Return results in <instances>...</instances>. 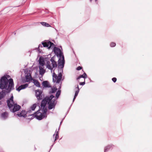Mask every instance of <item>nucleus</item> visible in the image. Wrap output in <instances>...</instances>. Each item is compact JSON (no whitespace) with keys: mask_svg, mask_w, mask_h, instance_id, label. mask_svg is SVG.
Returning a JSON list of instances; mask_svg holds the SVG:
<instances>
[{"mask_svg":"<svg viewBox=\"0 0 152 152\" xmlns=\"http://www.w3.org/2000/svg\"><path fill=\"white\" fill-rule=\"evenodd\" d=\"M35 95L38 100H41L43 98L42 91L39 89L36 90Z\"/></svg>","mask_w":152,"mask_h":152,"instance_id":"nucleus-9","label":"nucleus"},{"mask_svg":"<svg viewBox=\"0 0 152 152\" xmlns=\"http://www.w3.org/2000/svg\"><path fill=\"white\" fill-rule=\"evenodd\" d=\"M14 104L13 106H12L11 108H9L10 111L13 113L19 111L21 107L20 106L16 103Z\"/></svg>","mask_w":152,"mask_h":152,"instance_id":"nucleus-7","label":"nucleus"},{"mask_svg":"<svg viewBox=\"0 0 152 152\" xmlns=\"http://www.w3.org/2000/svg\"><path fill=\"white\" fill-rule=\"evenodd\" d=\"M39 69L40 74L41 75H43L45 72V70L43 69V68L42 66V67L39 66Z\"/></svg>","mask_w":152,"mask_h":152,"instance_id":"nucleus-23","label":"nucleus"},{"mask_svg":"<svg viewBox=\"0 0 152 152\" xmlns=\"http://www.w3.org/2000/svg\"><path fill=\"white\" fill-rule=\"evenodd\" d=\"M1 117L3 119L5 120L8 117V113L7 112L2 113L1 114Z\"/></svg>","mask_w":152,"mask_h":152,"instance_id":"nucleus-18","label":"nucleus"},{"mask_svg":"<svg viewBox=\"0 0 152 152\" xmlns=\"http://www.w3.org/2000/svg\"><path fill=\"white\" fill-rule=\"evenodd\" d=\"M61 93V91L60 90H58L56 94V97L57 98H58L59 97Z\"/></svg>","mask_w":152,"mask_h":152,"instance_id":"nucleus-28","label":"nucleus"},{"mask_svg":"<svg viewBox=\"0 0 152 152\" xmlns=\"http://www.w3.org/2000/svg\"><path fill=\"white\" fill-rule=\"evenodd\" d=\"M26 79L27 80V82H28L30 80H32L31 75L30 73H28L27 75L25 76Z\"/></svg>","mask_w":152,"mask_h":152,"instance_id":"nucleus-19","label":"nucleus"},{"mask_svg":"<svg viewBox=\"0 0 152 152\" xmlns=\"http://www.w3.org/2000/svg\"><path fill=\"white\" fill-rule=\"evenodd\" d=\"M48 103V101L46 99V98L44 99L42 101L41 104V107L40 108L41 110H46V111H47V108L46 107V104Z\"/></svg>","mask_w":152,"mask_h":152,"instance_id":"nucleus-8","label":"nucleus"},{"mask_svg":"<svg viewBox=\"0 0 152 152\" xmlns=\"http://www.w3.org/2000/svg\"><path fill=\"white\" fill-rule=\"evenodd\" d=\"M90 0V1L91 2V1H92V0Z\"/></svg>","mask_w":152,"mask_h":152,"instance_id":"nucleus-42","label":"nucleus"},{"mask_svg":"<svg viewBox=\"0 0 152 152\" xmlns=\"http://www.w3.org/2000/svg\"><path fill=\"white\" fill-rule=\"evenodd\" d=\"M15 34H16V33H15Z\"/></svg>","mask_w":152,"mask_h":152,"instance_id":"nucleus-44","label":"nucleus"},{"mask_svg":"<svg viewBox=\"0 0 152 152\" xmlns=\"http://www.w3.org/2000/svg\"><path fill=\"white\" fill-rule=\"evenodd\" d=\"M65 63L63 62V63L60 64V62L58 63V69L59 73L58 76V79L56 81V83H60L62 78V74L63 73V69Z\"/></svg>","mask_w":152,"mask_h":152,"instance_id":"nucleus-5","label":"nucleus"},{"mask_svg":"<svg viewBox=\"0 0 152 152\" xmlns=\"http://www.w3.org/2000/svg\"><path fill=\"white\" fill-rule=\"evenodd\" d=\"M40 23L42 26H45L47 27H49L50 26V25L48 23L45 22H40Z\"/></svg>","mask_w":152,"mask_h":152,"instance_id":"nucleus-25","label":"nucleus"},{"mask_svg":"<svg viewBox=\"0 0 152 152\" xmlns=\"http://www.w3.org/2000/svg\"><path fill=\"white\" fill-rule=\"evenodd\" d=\"M110 45L111 47H114L116 45V43L114 42H112L110 43Z\"/></svg>","mask_w":152,"mask_h":152,"instance_id":"nucleus-31","label":"nucleus"},{"mask_svg":"<svg viewBox=\"0 0 152 152\" xmlns=\"http://www.w3.org/2000/svg\"><path fill=\"white\" fill-rule=\"evenodd\" d=\"M54 143L52 145H51V147H50V150L52 148V147H53V145H54Z\"/></svg>","mask_w":152,"mask_h":152,"instance_id":"nucleus-37","label":"nucleus"},{"mask_svg":"<svg viewBox=\"0 0 152 152\" xmlns=\"http://www.w3.org/2000/svg\"><path fill=\"white\" fill-rule=\"evenodd\" d=\"M32 80L33 81V83L35 86L39 88L40 87V84L38 80L35 79H33Z\"/></svg>","mask_w":152,"mask_h":152,"instance_id":"nucleus-21","label":"nucleus"},{"mask_svg":"<svg viewBox=\"0 0 152 152\" xmlns=\"http://www.w3.org/2000/svg\"><path fill=\"white\" fill-rule=\"evenodd\" d=\"M75 95H74V98L73 99V102L74 101L76 98L77 96L78 95V93L79 92L80 89L79 88V86H78V85H77L75 86Z\"/></svg>","mask_w":152,"mask_h":152,"instance_id":"nucleus-13","label":"nucleus"},{"mask_svg":"<svg viewBox=\"0 0 152 152\" xmlns=\"http://www.w3.org/2000/svg\"><path fill=\"white\" fill-rule=\"evenodd\" d=\"M4 75L0 79V100L4 98L6 95L14 89L13 80L10 78L9 80L6 76Z\"/></svg>","mask_w":152,"mask_h":152,"instance_id":"nucleus-1","label":"nucleus"},{"mask_svg":"<svg viewBox=\"0 0 152 152\" xmlns=\"http://www.w3.org/2000/svg\"><path fill=\"white\" fill-rule=\"evenodd\" d=\"M61 85H60V86H59V88H58V90H60V89H61Z\"/></svg>","mask_w":152,"mask_h":152,"instance_id":"nucleus-38","label":"nucleus"},{"mask_svg":"<svg viewBox=\"0 0 152 152\" xmlns=\"http://www.w3.org/2000/svg\"><path fill=\"white\" fill-rule=\"evenodd\" d=\"M64 118H63V119H62V120L61 121V122H60V125L61 124V123H62V121H63V120L64 119Z\"/></svg>","mask_w":152,"mask_h":152,"instance_id":"nucleus-39","label":"nucleus"},{"mask_svg":"<svg viewBox=\"0 0 152 152\" xmlns=\"http://www.w3.org/2000/svg\"><path fill=\"white\" fill-rule=\"evenodd\" d=\"M81 78L80 75L79 76H78L77 78V80H78L79 79H80V78Z\"/></svg>","mask_w":152,"mask_h":152,"instance_id":"nucleus-36","label":"nucleus"},{"mask_svg":"<svg viewBox=\"0 0 152 152\" xmlns=\"http://www.w3.org/2000/svg\"><path fill=\"white\" fill-rule=\"evenodd\" d=\"M55 96L53 95H51L49 97H48L46 98L47 100L48 101V102H52L53 101L54 99H53L54 98Z\"/></svg>","mask_w":152,"mask_h":152,"instance_id":"nucleus-20","label":"nucleus"},{"mask_svg":"<svg viewBox=\"0 0 152 152\" xmlns=\"http://www.w3.org/2000/svg\"><path fill=\"white\" fill-rule=\"evenodd\" d=\"M41 110L40 108H39L38 110L35 112L34 114L30 115H33L37 119L39 120H41L44 118H46L47 115L46 110H42V113L39 112Z\"/></svg>","mask_w":152,"mask_h":152,"instance_id":"nucleus-4","label":"nucleus"},{"mask_svg":"<svg viewBox=\"0 0 152 152\" xmlns=\"http://www.w3.org/2000/svg\"><path fill=\"white\" fill-rule=\"evenodd\" d=\"M2 104V102L0 101V105L1 104Z\"/></svg>","mask_w":152,"mask_h":152,"instance_id":"nucleus-40","label":"nucleus"},{"mask_svg":"<svg viewBox=\"0 0 152 152\" xmlns=\"http://www.w3.org/2000/svg\"><path fill=\"white\" fill-rule=\"evenodd\" d=\"M55 99H54L53 101L52 102H48V109L49 110H51L53 109H54L56 104V102H55Z\"/></svg>","mask_w":152,"mask_h":152,"instance_id":"nucleus-12","label":"nucleus"},{"mask_svg":"<svg viewBox=\"0 0 152 152\" xmlns=\"http://www.w3.org/2000/svg\"><path fill=\"white\" fill-rule=\"evenodd\" d=\"M112 80L114 83H115L117 79L116 77H113L112 78Z\"/></svg>","mask_w":152,"mask_h":152,"instance_id":"nucleus-33","label":"nucleus"},{"mask_svg":"<svg viewBox=\"0 0 152 152\" xmlns=\"http://www.w3.org/2000/svg\"><path fill=\"white\" fill-rule=\"evenodd\" d=\"M95 0V2H96L97 1V0Z\"/></svg>","mask_w":152,"mask_h":152,"instance_id":"nucleus-41","label":"nucleus"},{"mask_svg":"<svg viewBox=\"0 0 152 152\" xmlns=\"http://www.w3.org/2000/svg\"><path fill=\"white\" fill-rule=\"evenodd\" d=\"M81 78H86L87 77V75L86 73L85 72H84V73L82 75H80Z\"/></svg>","mask_w":152,"mask_h":152,"instance_id":"nucleus-30","label":"nucleus"},{"mask_svg":"<svg viewBox=\"0 0 152 152\" xmlns=\"http://www.w3.org/2000/svg\"><path fill=\"white\" fill-rule=\"evenodd\" d=\"M56 134L55 137V139L54 140V143H55V141L58 139L59 137V132H57V129H56L55 132V133L53 135V137H54L55 135Z\"/></svg>","mask_w":152,"mask_h":152,"instance_id":"nucleus-22","label":"nucleus"},{"mask_svg":"<svg viewBox=\"0 0 152 152\" xmlns=\"http://www.w3.org/2000/svg\"><path fill=\"white\" fill-rule=\"evenodd\" d=\"M28 86L27 83H25L24 84L21 85L19 86L18 88H16V90L18 91H20L21 90L23 89L26 88Z\"/></svg>","mask_w":152,"mask_h":152,"instance_id":"nucleus-14","label":"nucleus"},{"mask_svg":"<svg viewBox=\"0 0 152 152\" xmlns=\"http://www.w3.org/2000/svg\"><path fill=\"white\" fill-rule=\"evenodd\" d=\"M82 67L81 66H79L77 68V70H80L82 69Z\"/></svg>","mask_w":152,"mask_h":152,"instance_id":"nucleus-34","label":"nucleus"},{"mask_svg":"<svg viewBox=\"0 0 152 152\" xmlns=\"http://www.w3.org/2000/svg\"><path fill=\"white\" fill-rule=\"evenodd\" d=\"M7 104L9 108H10L13 106V104H14L13 101V95L11 96L10 99L7 100Z\"/></svg>","mask_w":152,"mask_h":152,"instance_id":"nucleus-10","label":"nucleus"},{"mask_svg":"<svg viewBox=\"0 0 152 152\" xmlns=\"http://www.w3.org/2000/svg\"><path fill=\"white\" fill-rule=\"evenodd\" d=\"M58 76H57V75L55 74V73H54L53 74V82H56L57 79H58Z\"/></svg>","mask_w":152,"mask_h":152,"instance_id":"nucleus-24","label":"nucleus"},{"mask_svg":"<svg viewBox=\"0 0 152 152\" xmlns=\"http://www.w3.org/2000/svg\"><path fill=\"white\" fill-rule=\"evenodd\" d=\"M31 112V110H29L26 112L25 110H22L21 112H18L17 114V115L19 117H23L25 118L27 116L26 114L27 113H30Z\"/></svg>","mask_w":152,"mask_h":152,"instance_id":"nucleus-11","label":"nucleus"},{"mask_svg":"<svg viewBox=\"0 0 152 152\" xmlns=\"http://www.w3.org/2000/svg\"><path fill=\"white\" fill-rule=\"evenodd\" d=\"M42 45L41 44H39V47H38V51L39 52V53H42V50H40V48H42Z\"/></svg>","mask_w":152,"mask_h":152,"instance_id":"nucleus-29","label":"nucleus"},{"mask_svg":"<svg viewBox=\"0 0 152 152\" xmlns=\"http://www.w3.org/2000/svg\"><path fill=\"white\" fill-rule=\"evenodd\" d=\"M72 105V104L71 105L70 107H69V109H68V111H67V112L66 113V115L64 117V118H65V117L66 116V115L68 113V112H69V110H70V107H71Z\"/></svg>","mask_w":152,"mask_h":152,"instance_id":"nucleus-35","label":"nucleus"},{"mask_svg":"<svg viewBox=\"0 0 152 152\" xmlns=\"http://www.w3.org/2000/svg\"><path fill=\"white\" fill-rule=\"evenodd\" d=\"M39 63L42 66H43L45 64V61L44 57L41 56L39 60Z\"/></svg>","mask_w":152,"mask_h":152,"instance_id":"nucleus-16","label":"nucleus"},{"mask_svg":"<svg viewBox=\"0 0 152 152\" xmlns=\"http://www.w3.org/2000/svg\"><path fill=\"white\" fill-rule=\"evenodd\" d=\"M37 107V104H34L32 106H31L30 107V110L32 111H34L35 110Z\"/></svg>","mask_w":152,"mask_h":152,"instance_id":"nucleus-27","label":"nucleus"},{"mask_svg":"<svg viewBox=\"0 0 152 152\" xmlns=\"http://www.w3.org/2000/svg\"><path fill=\"white\" fill-rule=\"evenodd\" d=\"M57 90V88H51V90L49 92L50 94L54 93Z\"/></svg>","mask_w":152,"mask_h":152,"instance_id":"nucleus-26","label":"nucleus"},{"mask_svg":"<svg viewBox=\"0 0 152 152\" xmlns=\"http://www.w3.org/2000/svg\"><path fill=\"white\" fill-rule=\"evenodd\" d=\"M114 147V145L112 144L108 145L105 147L104 149V152H107L110 149H112Z\"/></svg>","mask_w":152,"mask_h":152,"instance_id":"nucleus-17","label":"nucleus"},{"mask_svg":"<svg viewBox=\"0 0 152 152\" xmlns=\"http://www.w3.org/2000/svg\"><path fill=\"white\" fill-rule=\"evenodd\" d=\"M59 129H60V127H59L58 130Z\"/></svg>","mask_w":152,"mask_h":152,"instance_id":"nucleus-43","label":"nucleus"},{"mask_svg":"<svg viewBox=\"0 0 152 152\" xmlns=\"http://www.w3.org/2000/svg\"><path fill=\"white\" fill-rule=\"evenodd\" d=\"M85 84V80H84V81L83 82H80V83H79V84L80 85H81V86H83Z\"/></svg>","mask_w":152,"mask_h":152,"instance_id":"nucleus-32","label":"nucleus"},{"mask_svg":"<svg viewBox=\"0 0 152 152\" xmlns=\"http://www.w3.org/2000/svg\"><path fill=\"white\" fill-rule=\"evenodd\" d=\"M42 86L45 88H51V86L50 85L49 82L48 81H44L42 83Z\"/></svg>","mask_w":152,"mask_h":152,"instance_id":"nucleus-15","label":"nucleus"},{"mask_svg":"<svg viewBox=\"0 0 152 152\" xmlns=\"http://www.w3.org/2000/svg\"><path fill=\"white\" fill-rule=\"evenodd\" d=\"M43 47H47L49 49L53 47L55 45L53 43L49 40H45L42 42Z\"/></svg>","mask_w":152,"mask_h":152,"instance_id":"nucleus-6","label":"nucleus"},{"mask_svg":"<svg viewBox=\"0 0 152 152\" xmlns=\"http://www.w3.org/2000/svg\"><path fill=\"white\" fill-rule=\"evenodd\" d=\"M53 51L54 52L55 55L58 58V63L59 62L60 64L63 63V62L65 63L64 57L63 53L59 48L54 47L53 50Z\"/></svg>","mask_w":152,"mask_h":152,"instance_id":"nucleus-3","label":"nucleus"},{"mask_svg":"<svg viewBox=\"0 0 152 152\" xmlns=\"http://www.w3.org/2000/svg\"><path fill=\"white\" fill-rule=\"evenodd\" d=\"M51 55L49 54L44 58L45 62H46V67L52 71L53 68H56L57 66L56 62L55 61V56L52 57L50 59Z\"/></svg>","mask_w":152,"mask_h":152,"instance_id":"nucleus-2","label":"nucleus"}]
</instances>
